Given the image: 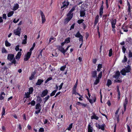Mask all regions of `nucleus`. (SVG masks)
I'll return each mask as SVG.
<instances>
[{
	"instance_id": "obj_1",
	"label": "nucleus",
	"mask_w": 132,
	"mask_h": 132,
	"mask_svg": "<svg viewBox=\"0 0 132 132\" xmlns=\"http://www.w3.org/2000/svg\"><path fill=\"white\" fill-rule=\"evenodd\" d=\"M130 66L129 65H128L127 67L121 70L120 72L122 75L125 76L126 75V73L130 72Z\"/></svg>"
},
{
	"instance_id": "obj_2",
	"label": "nucleus",
	"mask_w": 132,
	"mask_h": 132,
	"mask_svg": "<svg viewBox=\"0 0 132 132\" xmlns=\"http://www.w3.org/2000/svg\"><path fill=\"white\" fill-rule=\"evenodd\" d=\"M34 48L32 47L30 50L27 53L25 54L24 56V60L25 61H27L30 58V56L31 54L32 51L33 50Z\"/></svg>"
},
{
	"instance_id": "obj_3",
	"label": "nucleus",
	"mask_w": 132,
	"mask_h": 132,
	"mask_svg": "<svg viewBox=\"0 0 132 132\" xmlns=\"http://www.w3.org/2000/svg\"><path fill=\"white\" fill-rule=\"evenodd\" d=\"M75 36L76 37L79 38V41H81L82 42H83V37L82 35H81L79 31H78L76 34L75 35Z\"/></svg>"
},
{
	"instance_id": "obj_4",
	"label": "nucleus",
	"mask_w": 132,
	"mask_h": 132,
	"mask_svg": "<svg viewBox=\"0 0 132 132\" xmlns=\"http://www.w3.org/2000/svg\"><path fill=\"white\" fill-rule=\"evenodd\" d=\"M35 109L37 110L35 111V113L36 114H38L40 112L41 110V107L40 104H36Z\"/></svg>"
},
{
	"instance_id": "obj_5",
	"label": "nucleus",
	"mask_w": 132,
	"mask_h": 132,
	"mask_svg": "<svg viewBox=\"0 0 132 132\" xmlns=\"http://www.w3.org/2000/svg\"><path fill=\"white\" fill-rule=\"evenodd\" d=\"M78 84V80H77L76 84L74 86L72 90V94H74L76 95H78L79 96H80V95L78 93H76V88Z\"/></svg>"
},
{
	"instance_id": "obj_6",
	"label": "nucleus",
	"mask_w": 132,
	"mask_h": 132,
	"mask_svg": "<svg viewBox=\"0 0 132 132\" xmlns=\"http://www.w3.org/2000/svg\"><path fill=\"white\" fill-rule=\"evenodd\" d=\"M21 29L19 27L16 29L14 30V33L15 35L20 36V34Z\"/></svg>"
},
{
	"instance_id": "obj_7",
	"label": "nucleus",
	"mask_w": 132,
	"mask_h": 132,
	"mask_svg": "<svg viewBox=\"0 0 132 132\" xmlns=\"http://www.w3.org/2000/svg\"><path fill=\"white\" fill-rule=\"evenodd\" d=\"M14 57V55L12 54H9L8 55L7 60L10 61H12Z\"/></svg>"
},
{
	"instance_id": "obj_8",
	"label": "nucleus",
	"mask_w": 132,
	"mask_h": 132,
	"mask_svg": "<svg viewBox=\"0 0 132 132\" xmlns=\"http://www.w3.org/2000/svg\"><path fill=\"white\" fill-rule=\"evenodd\" d=\"M120 75V72L119 71H117L116 72L114 75L112 76V77L116 79H118Z\"/></svg>"
},
{
	"instance_id": "obj_9",
	"label": "nucleus",
	"mask_w": 132,
	"mask_h": 132,
	"mask_svg": "<svg viewBox=\"0 0 132 132\" xmlns=\"http://www.w3.org/2000/svg\"><path fill=\"white\" fill-rule=\"evenodd\" d=\"M67 16L68 17L65 19L64 20V23L65 24L67 23L72 17V15H71L69 16H68L67 14Z\"/></svg>"
},
{
	"instance_id": "obj_10",
	"label": "nucleus",
	"mask_w": 132,
	"mask_h": 132,
	"mask_svg": "<svg viewBox=\"0 0 132 132\" xmlns=\"http://www.w3.org/2000/svg\"><path fill=\"white\" fill-rule=\"evenodd\" d=\"M128 103V100L127 97H126L125 99V101L123 103V107L124 108V111H125L126 110V106Z\"/></svg>"
},
{
	"instance_id": "obj_11",
	"label": "nucleus",
	"mask_w": 132,
	"mask_h": 132,
	"mask_svg": "<svg viewBox=\"0 0 132 132\" xmlns=\"http://www.w3.org/2000/svg\"><path fill=\"white\" fill-rule=\"evenodd\" d=\"M40 13L42 16V23H43L45 21V16L42 11H40Z\"/></svg>"
},
{
	"instance_id": "obj_12",
	"label": "nucleus",
	"mask_w": 132,
	"mask_h": 132,
	"mask_svg": "<svg viewBox=\"0 0 132 132\" xmlns=\"http://www.w3.org/2000/svg\"><path fill=\"white\" fill-rule=\"evenodd\" d=\"M48 93V91L47 89L43 90L41 94V96L43 97L46 96Z\"/></svg>"
},
{
	"instance_id": "obj_13",
	"label": "nucleus",
	"mask_w": 132,
	"mask_h": 132,
	"mask_svg": "<svg viewBox=\"0 0 132 132\" xmlns=\"http://www.w3.org/2000/svg\"><path fill=\"white\" fill-rule=\"evenodd\" d=\"M76 7V6H75L72 8V9L68 14V16L70 15H72V16L73 15V14L72 13L75 10Z\"/></svg>"
},
{
	"instance_id": "obj_14",
	"label": "nucleus",
	"mask_w": 132,
	"mask_h": 132,
	"mask_svg": "<svg viewBox=\"0 0 132 132\" xmlns=\"http://www.w3.org/2000/svg\"><path fill=\"white\" fill-rule=\"evenodd\" d=\"M58 49L59 51H60L63 54H65L66 51H65V50L62 46H60L59 47Z\"/></svg>"
},
{
	"instance_id": "obj_15",
	"label": "nucleus",
	"mask_w": 132,
	"mask_h": 132,
	"mask_svg": "<svg viewBox=\"0 0 132 132\" xmlns=\"http://www.w3.org/2000/svg\"><path fill=\"white\" fill-rule=\"evenodd\" d=\"M104 8V6L103 5H102L100 9L99 14L101 17H102L103 13V10Z\"/></svg>"
},
{
	"instance_id": "obj_16",
	"label": "nucleus",
	"mask_w": 132,
	"mask_h": 132,
	"mask_svg": "<svg viewBox=\"0 0 132 132\" xmlns=\"http://www.w3.org/2000/svg\"><path fill=\"white\" fill-rule=\"evenodd\" d=\"M127 5L128 7V14L129 15L130 14L131 11V8H130V4L129 2L128 1H127Z\"/></svg>"
},
{
	"instance_id": "obj_17",
	"label": "nucleus",
	"mask_w": 132,
	"mask_h": 132,
	"mask_svg": "<svg viewBox=\"0 0 132 132\" xmlns=\"http://www.w3.org/2000/svg\"><path fill=\"white\" fill-rule=\"evenodd\" d=\"M21 53L20 52H18L15 56V59L17 60H19L21 55Z\"/></svg>"
},
{
	"instance_id": "obj_18",
	"label": "nucleus",
	"mask_w": 132,
	"mask_h": 132,
	"mask_svg": "<svg viewBox=\"0 0 132 132\" xmlns=\"http://www.w3.org/2000/svg\"><path fill=\"white\" fill-rule=\"evenodd\" d=\"M117 20L116 19H114L112 20L111 21V23L112 26V27H115V25L116 24V22Z\"/></svg>"
},
{
	"instance_id": "obj_19",
	"label": "nucleus",
	"mask_w": 132,
	"mask_h": 132,
	"mask_svg": "<svg viewBox=\"0 0 132 132\" xmlns=\"http://www.w3.org/2000/svg\"><path fill=\"white\" fill-rule=\"evenodd\" d=\"M96 127L98 128L99 129H101L103 130H104V125H100L99 124H97L96 125Z\"/></svg>"
},
{
	"instance_id": "obj_20",
	"label": "nucleus",
	"mask_w": 132,
	"mask_h": 132,
	"mask_svg": "<svg viewBox=\"0 0 132 132\" xmlns=\"http://www.w3.org/2000/svg\"><path fill=\"white\" fill-rule=\"evenodd\" d=\"M93 115L91 116V119H94L96 120H98L99 118L96 115L95 113H93Z\"/></svg>"
},
{
	"instance_id": "obj_21",
	"label": "nucleus",
	"mask_w": 132,
	"mask_h": 132,
	"mask_svg": "<svg viewBox=\"0 0 132 132\" xmlns=\"http://www.w3.org/2000/svg\"><path fill=\"white\" fill-rule=\"evenodd\" d=\"M93 130V128L91 126L90 124L88 125V132H92Z\"/></svg>"
},
{
	"instance_id": "obj_22",
	"label": "nucleus",
	"mask_w": 132,
	"mask_h": 132,
	"mask_svg": "<svg viewBox=\"0 0 132 132\" xmlns=\"http://www.w3.org/2000/svg\"><path fill=\"white\" fill-rule=\"evenodd\" d=\"M119 109H118L116 112L115 113V116L118 122L119 121V116L117 115V114L119 111Z\"/></svg>"
},
{
	"instance_id": "obj_23",
	"label": "nucleus",
	"mask_w": 132,
	"mask_h": 132,
	"mask_svg": "<svg viewBox=\"0 0 132 132\" xmlns=\"http://www.w3.org/2000/svg\"><path fill=\"white\" fill-rule=\"evenodd\" d=\"M5 94L4 92H2L0 95V100H2L4 99Z\"/></svg>"
},
{
	"instance_id": "obj_24",
	"label": "nucleus",
	"mask_w": 132,
	"mask_h": 132,
	"mask_svg": "<svg viewBox=\"0 0 132 132\" xmlns=\"http://www.w3.org/2000/svg\"><path fill=\"white\" fill-rule=\"evenodd\" d=\"M19 8V5L17 4L16 3L14 4L13 6V10L14 11H15L16 10Z\"/></svg>"
},
{
	"instance_id": "obj_25",
	"label": "nucleus",
	"mask_w": 132,
	"mask_h": 132,
	"mask_svg": "<svg viewBox=\"0 0 132 132\" xmlns=\"http://www.w3.org/2000/svg\"><path fill=\"white\" fill-rule=\"evenodd\" d=\"M43 82V80L41 79H39L38 80L36 84V85H40Z\"/></svg>"
},
{
	"instance_id": "obj_26",
	"label": "nucleus",
	"mask_w": 132,
	"mask_h": 132,
	"mask_svg": "<svg viewBox=\"0 0 132 132\" xmlns=\"http://www.w3.org/2000/svg\"><path fill=\"white\" fill-rule=\"evenodd\" d=\"M94 98L93 100L91 99H89V98L87 97V99L88 100L89 102L91 103L92 104L94 102H95L96 101V98L95 97H94Z\"/></svg>"
},
{
	"instance_id": "obj_27",
	"label": "nucleus",
	"mask_w": 132,
	"mask_h": 132,
	"mask_svg": "<svg viewBox=\"0 0 132 132\" xmlns=\"http://www.w3.org/2000/svg\"><path fill=\"white\" fill-rule=\"evenodd\" d=\"M97 71H92V76L93 77H96L97 72Z\"/></svg>"
},
{
	"instance_id": "obj_28",
	"label": "nucleus",
	"mask_w": 132,
	"mask_h": 132,
	"mask_svg": "<svg viewBox=\"0 0 132 132\" xmlns=\"http://www.w3.org/2000/svg\"><path fill=\"white\" fill-rule=\"evenodd\" d=\"M122 29L123 30V31L125 32H127L128 31L127 26H125L124 25H123Z\"/></svg>"
},
{
	"instance_id": "obj_29",
	"label": "nucleus",
	"mask_w": 132,
	"mask_h": 132,
	"mask_svg": "<svg viewBox=\"0 0 132 132\" xmlns=\"http://www.w3.org/2000/svg\"><path fill=\"white\" fill-rule=\"evenodd\" d=\"M97 70L98 71H100L101 70V69L102 67V64H99L97 65Z\"/></svg>"
},
{
	"instance_id": "obj_30",
	"label": "nucleus",
	"mask_w": 132,
	"mask_h": 132,
	"mask_svg": "<svg viewBox=\"0 0 132 132\" xmlns=\"http://www.w3.org/2000/svg\"><path fill=\"white\" fill-rule=\"evenodd\" d=\"M112 84V82L109 79H108L107 80V82L106 84V85L109 87Z\"/></svg>"
},
{
	"instance_id": "obj_31",
	"label": "nucleus",
	"mask_w": 132,
	"mask_h": 132,
	"mask_svg": "<svg viewBox=\"0 0 132 132\" xmlns=\"http://www.w3.org/2000/svg\"><path fill=\"white\" fill-rule=\"evenodd\" d=\"M85 11H80V16L81 17H83L85 16Z\"/></svg>"
},
{
	"instance_id": "obj_32",
	"label": "nucleus",
	"mask_w": 132,
	"mask_h": 132,
	"mask_svg": "<svg viewBox=\"0 0 132 132\" xmlns=\"http://www.w3.org/2000/svg\"><path fill=\"white\" fill-rule=\"evenodd\" d=\"M63 5L61 7V8L62 9V8L64 7H65L68 6L69 4V3L68 2H66V3H65V2H64L63 3Z\"/></svg>"
},
{
	"instance_id": "obj_33",
	"label": "nucleus",
	"mask_w": 132,
	"mask_h": 132,
	"mask_svg": "<svg viewBox=\"0 0 132 132\" xmlns=\"http://www.w3.org/2000/svg\"><path fill=\"white\" fill-rule=\"evenodd\" d=\"M14 12L13 11H11L9 12L7 14V16L9 17L11 16L13 14Z\"/></svg>"
},
{
	"instance_id": "obj_34",
	"label": "nucleus",
	"mask_w": 132,
	"mask_h": 132,
	"mask_svg": "<svg viewBox=\"0 0 132 132\" xmlns=\"http://www.w3.org/2000/svg\"><path fill=\"white\" fill-rule=\"evenodd\" d=\"M127 58L124 55V58L123 60L122 61V62L123 63H125L127 62Z\"/></svg>"
},
{
	"instance_id": "obj_35",
	"label": "nucleus",
	"mask_w": 132,
	"mask_h": 132,
	"mask_svg": "<svg viewBox=\"0 0 132 132\" xmlns=\"http://www.w3.org/2000/svg\"><path fill=\"white\" fill-rule=\"evenodd\" d=\"M70 37H68L66 38L65 40V42L66 43H69L70 42Z\"/></svg>"
},
{
	"instance_id": "obj_36",
	"label": "nucleus",
	"mask_w": 132,
	"mask_h": 132,
	"mask_svg": "<svg viewBox=\"0 0 132 132\" xmlns=\"http://www.w3.org/2000/svg\"><path fill=\"white\" fill-rule=\"evenodd\" d=\"M30 93H29L28 92H27V93H25V97H26L27 98H29V97L30 96Z\"/></svg>"
},
{
	"instance_id": "obj_37",
	"label": "nucleus",
	"mask_w": 132,
	"mask_h": 132,
	"mask_svg": "<svg viewBox=\"0 0 132 132\" xmlns=\"http://www.w3.org/2000/svg\"><path fill=\"white\" fill-rule=\"evenodd\" d=\"M5 45L6 46L9 47L11 46V44L7 40H6L5 41Z\"/></svg>"
},
{
	"instance_id": "obj_38",
	"label": "nucleus",
	"mask_w": 132,
	"mask_h": 132,
	"mask_svg": "<svg viewBox=\"0 0 132 132\" xmlns=\"http://www.w3.org/2000/svg\"><path fill=\"white\" fill-rule=\"evenodd\" d=\"M5 109L4 107H3L2 108V116L5 115Z\"/></svg>"
},
{
	"instance_id": "obj_39",
	"label": "nucleus",
	"mask_w": 132,
	"mask_h": 132,
	"mask_svg": "<svg viewBox=\"0 0 132 132\" xmlns=\"http://www.w3.org/2000/svg\"><path fill=\"white\" fill-rule=\"evenodd\" d=\"M99 79L100 78H97L96 79L95 82L94 83V85H97L98 83L100 80Z\"/></svg>"
},
{
	"instance_id": "obj_40",
	"label": "nucleus",
	"mask_w": 132,
	"mask_h": 132,
	"mask_svg": "<svg viewBox=\"0 0 132 132\" xmlns=\"http://www.w3.org/2000/svg\"><path fill=\"white\" fill-rule=\"evenodd\" d=\"M50 97V96L49 95H47L46 97H45L44 100V102L45 103L47 100Z\"/></svg>"
},
{
	"instance_id": "obj_41",
	"label": "nucleus",
	"mask_w": 132,
	"mask_h": 132,
	"mask_svg": "<svg viewBox=\"0 0 132 132\" xmlns=\"http://www.w3.org/2000/svg\"><path fill=\"white\" fill-rule=\"evenodd\" d=\"M122 82V80L121 79H116L114 81L115 82L120 83Z\"/></svg>"
},
{
	"instance_id": "obj_42",
	"label": "nucleus",
	"mask_w": 132,
	"mask_h": 132,
	"mask_svg": "<svg viewBox=\"0 0 132 132\" xmlns=\"http://www.w3.org/2000/svg\"><path fill=\"white\" fill-rule=\"evenodd\" d=\"M84 21V20L83 19L79 20L77 21V23L79 24H80L81 23H83V22Z\"/></svg>"
},
{
	"instance_id": "obj_43",
	"label": "nucleus",
	"mask_w": 132,
	"mask_h": 132,
	"mask_svg": "<svg viewBox=\"0 0 132 132\" xmlns=\"http://www.w3.org/2000/svg\"><path fill=\"white\" fill-rule=\"evenodd\" d=\"M56 92V90H54L50 94V96H52L54 95Z\"/></svg>"
},
{
	"instance_id": "obj_44",
	"label": "nucleus",
	"mask_w": 132,
	"mask_h": 132,
	"mask_svg": "<svg viewBox=\"0 0 132 132\" xmlns=\"http://www.w3.org/2000/svg\"><path fill=\"white\" fill-rule=\"evenodd\" d=\"M112 54V49L111 48L110 49L109 51V56L110 57L111 56Z\"/></svg>"
},
{
	"instance_id": "obj_45",
	"label": "nucleus",
	"mask_w": 132,
	"mask_h": 132,
	"mask_svg": "<svg viewBox=\"0 0 132 132\" xmlns=\"http://www.w3.org/2000/svg\"><path fill=\"white\" fill-rule=\"evenodd\" d=\"M72 123H71L69 127L67 129L69 131L72 128Z\"/></svg>"
},
{
	"instance_id": "obj_46",
	"label": "nucleus",
	"mask_w": 132,
	"mask_h": 132,
	"mask_svg": "<svg viewBox=\"0 0 132 132\" xmlns=\"http://www.w3.org/2000/svg\"><path fill=\"white\" fill-rule=\"evenodd\" d=\"M29 92H28L30 94H32L33 91V88H30L29 89Z\"/></svg>"
},
{
	"instance_id": "obj_47",
	"label": "nucleus",
	"mask_w": 132,
	"mask_h": 132,
	"mask_svg": "<svg viewBox=\"0 0 132 132\" xmlns=\"http://www.w3.org/2000/svg\"><path fill=\"white\" fill-rule=\"evenodd\" d=\"M128 56L129 58H132V52L130 50L129 51Z\"/></svg>"
},
{
	"instance_id": "obj_48",
	"label": "nucleus",
	"mask_w": 132,
	"mask_h": 132,
	"mask_svg": "<svg viewBox=\"0 0 132 132\" xmlns=\"http://www.w3.org/2000/svg\"><path fill=\"white\" fill-rule=\"evenodd\" d=\"M66 66L65 65H64L60 68V70L61 71H63L66 68Z\"/></svg>"
},
{
	"instance_id": "obj_49",
	"label": "nucleus",
	"mask_w": 132,
	"mask_h": 132,
	"mask_svg": "<svg viewBox=\"0 0 132 132\" xmlns=\"http://www.w3.org/2000/svg\"><path fill=\"white\" fill-rule=\"evenodd\" d=\"M2 53H6L7 52V51L5 48H3L2 49Z\"/></svg>"
},
{
	"instance_id": "obj_50",
	"label": "nucleus",
	"mask_w": 132,
	"mask_h": 132,
	"mask_svg": "<svg viewBox=\"0 0 132 132\" xmlns=\"http://www.w3.org/2000/svg\"><path fill=\"white\" fill-rule=\"evenodd\" d=\"M34 78V75L33 74H31V76L29 77V79L30 80H32Z\"/></svg>"
},
{
	"instance_id": "obj_51",
	"label": "nucleus",
	"mask_w": 132,
	"mask_h": 132,
	"mask_svg": "<svg viewBox=\"0 0 132 132\" xmlns=\"http://www.w3.org/2000/svg\"><path fill=\"white\" fill-rule=\"evenodd\" d=\"M127 127L128 132H131V130L130 127L128 125H127Z\"/></svg>"
},
{
	"instance_id": "obj_52",
	"label": "nucleus",
	"mask_w": 132,
	"mask_h": 132,
	"mask_svg": "<svg viewBox=\"0 0 132 132\" xmlns=\"http://www.w3.org/2000/svg\"><path fill=\"white\" fill-rule=\"evenodd\" d=\"M63 83L62 82L61 83V84L59 86V90H61V89L62 88V87L63 86Z\"/></svg>"
},
{
	"instance_id": "obj_53",
	"label": "nucleus",
	"mask_w": 132,
	"mask_h": 132,
	"mask_svg": "<svg viewBox=\"0 0 132 132\" xmlns=\"http://www.w3.org/2000/svg\"><path fill=\"white\" fill-rule=\"evenodd\" d=\"M19 19L16 20V18H15L14 19L13 21L14 23H16L17 22H18V21H19Z\"/></svg>"
},
{
	"instance_id": "obj_54",
	"label": "nucleus",
	"mask_w": 132,
	"mask_h": 132,
	"mask_svg": "<svg viewBox=\"0 0 132 132\" xmlns=\"http://www.w3.org/2000/svg\"><path fill=\"white\" fill-rule=\"evenodd\" d=\"M31 105L32 106H34L35 104V102L34 100L32 101L31 102Z\"/></svg>"
},
{
	"instance_id": "obj_55",
	"label": "nucleus",
	"mask_w": 132,
	"mask_h": 132,
	"mask_svg": "<svg viewBox=\"0 0 132 132\" xmlns=\"http://www.w3.org/2000/svg\"><path fill=\"white\" fill-rule=\"evenodd\" d=\"M102 72L101 71L98 75V78H101L102 77Z\"/></svg>"
},
{
	"instance_id": "obj_56",
	"label": "nucleus",
	"mask_w": 132,
	"mask_h": 132,
	"mask_svg": "<svg viewBox=\"0 0 132 132\" xmlns=\"http://www.w3.org/2000/svg\"><path fill=\"white\" fill-rule=\"evenodd\" d=\"M52 79V78L51 77H50L49 78H48L45 81V83H46L48 82L49 81H50V80H51Z\"/></svg>"
},
{
	"instance_id": "obj_57",
	"label": "nucleus",
	"mask_w": 132,
	"mask_h": 132,
	"mask_svg": "<svg viewBox=\"0 0 132 132\" xmlns=\"http://www.w3.org/2000/svg\"><path fill=\"white\" fill-rule=\"evenodd\" d=\"M112 30L113 31V32L115 34L116 33V29H115V28L116 27H112Z\"/></svg>"
},
{
	"instance_id": "obj_58",
	"label": "nucleus",
	"mask_w": 132,
	"mask_h": 132,
	"mask_svg": "<svg viewBox=\"0 0 132 132\" xmlns=\"http://www.w3.org/2000/svg\"><path fill=\"white\" fill-rule=\"evenodd\" d=\"M122 51L124 53H125V51L126 50V48L124 46L122 47Z\"/></svg>"
},
{
	"instance_id": "obj_59",
	"label": "nucleus",
	"mask_w": 132,
	"mask_h": 132,
	"mask_svg": "<svg viewBox=\"0 0 132 132\" xmlns=\"http://www.w3.org/2000/svg\"><path fill=\"white\" fill-rule=\"evenodd\" d=\"M43 51V50H42L40 52V54L38 55V56L40 57H42V53Z\"/></svg>"
},
{
	"instance_id": "obj_60",
	"label": "nucleus",
	"mask_w": 132,
	"mask_h": 132,
	"mask_svg": "<svg viewBox=\"0 0 132 132\" xmlns=\"http://www.w3.org/2000/svg\"><path fill=\"white\" fill-rule=\"evenodd\" d=\"M44 131V129L43 128H40L39 129V131L40 132H43Z\"/></svg>"
},
{
	"instance_id": "obj_61",
	"label": "nucleus",
	"mask_w": 132,
	"mask_h": 132,
	"mask_svg": "<svg viewBox=\"0 0 132 132\" xmlns=\"http://www.w3.org/2000/svg\"><path fill=\"white\" fill-rule=\"evenodd\" d=\"M98 19H95V22L94 23V24L95 25H96L98 21Z\"/></svg>"
},
{
	"instance_id": "obj_62",
	"label": "nucleus",
	"mask_w": 132,
	"mask_h": 132,
	"mask_svg": "<svg viewBox=\"0 0 132 132\" xmlns=\"http://www.w3.org/2000/svg\"><path fill=\"white\" fill-rule=\"evenodd\" d=\"M126 40L127 42H128L129 43V42H131V38H128L126 39Z\"/></svg>"
},
{
	"instance_id": "obj_63",
	"label": "nucleus",
	"mask_w": 132,
	"mask_h": 132,
	"mask_svg": "<svg viewBox=\"0 0 132 132\" xmlns=\"http://www.w3.org/2000/svg\"><path fill=\"white\" fill-rule=\"evenodd\" d=\"M19 45H17L16 46L15 49L16 51H18L19 50Z\"/></svg>"
},
{
	"instance_id": "obj_64",
	"label": "nucleus",
	"mask_w": 132,
	"mask_h": 132,
	"mask_svg": "<svg viewBox=\"0 0 132 132\" xmlns=\"http://www.w3.org/2000/svg\"><path fill=\"white\" fill-rule=\"evenodd\" d=\"M27 40L26 39H23V41H22V44H25L27 43V42H26Z\"/></svg>"
}]
</instances>
